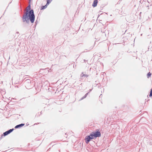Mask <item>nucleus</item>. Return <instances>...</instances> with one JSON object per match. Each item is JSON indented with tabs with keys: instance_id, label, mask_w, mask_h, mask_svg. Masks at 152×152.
<instances>
[{
	"instance_id": "obj_1",
	"label": "nucleus",
	"mask_w": 152,
	"mask_h": 152,
	"mask_svg": "<svg viewBox=\"0 0 152 152\" xmlns=\"http://www.w3.org/2000/svg\"><path fill=\"white\" fill-rule=\"evenodd\" d=\"M31 10L30 5L29 4L26 8V12L23 15L22 20L23 22H26L28 23L29 20L31 23L34 22L35 15L33 10Z\"/></svg>"
},
{
	"instance_id": "obj_2",
	"label": "nucleus",
	"mask_w": 152,
	"mask_h": 152,
	"mask_svg": "<svg viewBox=\"0 0 152 152\" xmlns=\"http://www.w3.org/2000/svg\"><path fill=\"white\" fill-rule=\"evenodd\" d=\"M91 136L93 137H99L101 136V133L100 132L96 131L93 132L91 134Z\"/></svg>"
},
{
	"instance_id": "obj_3",
	"label": "nucleus",
	"mask_w": 152,
	"mask_h": 152,
	"mask_svg": "<svg viewBox=\"0 0 152 152\" xmlns=\"http://www.w3.org/2000/svg\"><path fill=\"white\" fill-rule=\"evenodd\" d=\"M26 87L27 88H30L31 86H30L31 83V81L29 79H27L25 82Z\"/></svg>"
},
{
	"instance_id": "obj_4",
	"label": "nucleus",
	"mask_w": 152,
	"mask_h": 152,
	"mask_svg": "<svg viewBox=\"0 0 152 152\" xmlns=\"http://www.w3.org/2000/svg\"><path fill=\"white\" fill-rule=\"evenodd\" d=\"M93 139L94 137H91V134L90 135L86 136L85 138L86 143L87 144H88L91 140Z\"/></svg>"
},
{
	"instance_id": "obj_5",
	"label": "nucleus",
	"mask_w": 152,
	"mask_h": 152,
	"mask_svg": "<svg viewBox=\"0 0 152 152\" xmlns=\"http://www.w3.org/2000/svg\"><path fill=\"white\" fill-rule=\"evenodd\" d=\"M14 129H10L8 130L7 131H6V132H4L3 134L2 135H1V137H3L4 136H5L8 135V134H10L11 132H12L13 131V130H14Z\"/></svg>"
},
{
	"instance_id": "obj_6",
	"label": "nucleus",
	"mask_w": 152,
	"mask_h": 152,
	"mask_svg": "<svg viewBox=\"0 0 152 152\" xmlns=\"http://www.w3.org/2000/svg\"><path fill=\"white\" fill-rule=\"evenodd\" d=\"M25 125V124H20L18 125L15 126V129H17L18 128H20L23 126H24Z\"/></svg>"
},
{
	"instance_id": "obj_7",
	"label": "nucleus",
	"mask_w": 152,
	"mask_h": 152,
	"mask_svg": "<svg viewBox=\"0 0 152 152\" xmlns=\"http://www.w3.org/2000/svg\"><path fill=\"white\" fill-rule=\"evenodd\" d=\"M98 2V0H94L92 4V6L94 7H96L97 6Z\"/></svg>"
},
{
	"instance_id": "obj_8",
	"label": "nucleus",
	"mask_w": 152,
	"mask_h": 152,
	"mask_svg": "<svg viewBox=\"0 0 152 152\" xmlns=\"http://www.w3.org/2000/svg\"><path fill=\"white\" fill-rule=\"evenodd\" d=\"M88 77V75H86L85 74H84L83 73H82L80 75V77H81V79H83V77Z\"/></svg>"
},
{
	"instance_id": "obj_9",
	"label": "nucleus",
	"mask_w": 152,
	"mask_h": 152,
	"mask_svg": "<svg viewBox=\"0 0 152 152\" xmlns=\"http://www.w3.org/2000/svg\"><path fill=\"white\" fill-rule=\"evenodd\" d=\"M88 93H86L83 97H82L80 100H82L83 99H84L86 98V96H87L88 95Z\"/></svg>"
},
{
	"instance_id": "obj_10",
	"label": "nucleus",
	"mask_w": 152,
	"mask_h": 152,
	"mask_svg": "<svg viewBox=\"0 0 152 152\" xmlns=\"http://www.w3.org/2000/svg\"><path fill=\"white\" fill-rule=\"evenodd\" d=\"M52 0H47L46 4L48 5L52 1Z\"/></svg>"
},
{
	"instance_id": "obj_11",
	"label": "nucleus",
	"mask_w": 152,
	"mask_h": 152,
	"mask_svg": "<svg viewBox=\"0 0 152 152\" xmlns=\"http://www.w3.org/2000/svg\"><path fill=\"white\" fill-rule=\"evenodd\" d=\"M47 5L46 4L45 6H43L42 7V9H44L46 8L47 7Z\"/></svg>"
},
{
	"instance_id": "obj_12",
	"label": "nucleus",
	"mask_w": 152,
	"mask_h": 152,
	"mask_svg": "<svg viewBox=\"0 0 152 152\" xmlns=\"http://www.w3.org/2000/svg\"><path fill=\"white\" fill-rule=\"evenodd\" d=\"M151 73H150V72H149L147 75V76L148 78H149L151 76Z\"/></svg>"
},
{
	"instance_id": "obj_13",
	"label": "nucleus",
	"mask_w": 152,
	"mask_h": 152,
	"mask_svg": "<svg viewBox=\"0 0 152 152\" xmlns=\"http://www.w3.org/2000/svg\"><path fill=\"white\" fill-rule=\"evenodd\" d=\"M149 96H152V88L151 89Z\"/></svg>"
},
{
	"instance_id": "obj_14",
	"label": "nucleus",
	"mask_w": 152,
	"mask_h": 152,
	"mask_svg": "<svg viewBox=\"0 0 152 152\" xmlns=\"http://www.w3.org/2000/svg\"><path fill=\"white\" fill-rule=\"evenodd\" d=\"M92 89H90L89 90V92H90L91 91Z\"/></svg>"
},
{
	"instance_id": "obj_15",
	"label": "nucleus",
	"mask_w": 152,
	"mask_h": 152,
	"mask_svg": "<svg viewBox=\"0 0 152 152\" xmlns=\"http://www.w3.org/2000/svg\"><path fill=\"white\" fill-rule=\"evenodd\" d=\"M17 33L18 34V33H19L18 32H17Z\"/></svg>"
}]
</instances>
